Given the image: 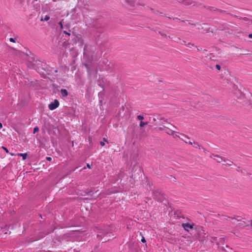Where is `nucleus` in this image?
<instances>
[{
  "mask_svg": "<svg viewBox=\"0 0 252 252\" xmlns=\"http://www.w3.org/2000/svg\"><path fill=\"white\" fill-rule=\"evenodd\" d=\"M59 104L60 103L59 101L57 99H55L54 101L49 104L48 105L49 109L50 110H54L59 107Z\"/></svg>",
  "mask_w": 252,
  "mask_h": 252,
  "instance_id": "1",
  "label": "nucleus"
},
{
  "mask_svg": "<svg viewBox=\"0 0 252 252\" xmlns=\"http://www.w3.org/2000/svg\"><path fill=\"white\" fill-rule=\"evenodd\" d=\"M182 226L185 229V230L189 231V229H193L194 224L188 223H183Z\"/></svg>",
  "mask_w": 252,
  "mask_h": 252,
  "instance_id": "2",
  "label": "nucleus"
},
{
  "mask_svg": "<svg viewBox=\"0 0 252 252\" xmlns=\"http://www.w3.org/2000/svg\"><path fill=\"white\" fill-rule=\"evenodd\" d=\"M180 135L181 136H180L179 134L176 135V136L179 137V138L181 139L183 141H184L186 143H189V137H188L186 135L184 134H180Z\"/></svg>",
  "mask_w": 252,
  "mask_h": 252,
  "instance_id": "3",
  "label": "nucleus"
},
{
  "mask_svg": "<svg viewBox=\"0 0 252 252\" xmlns=\"http://www.w3.org/2000/svg\"><path fill=\"white\" fill-rule=\"evenodd\" d=\"M179 2H183L185 5H189L192 3L190 0H177Z\"/></svg>",
  "mask_w": 252,
  "mask_h": 252,
  "instance_id": "4",
  "label": "nucleus"
},
{
  "mask_svg": "<svg viewBox=\"0 0 252 252\" xmlns=\"http://www.w3.org/2000/svg\"><path fill=\"white\" fill-rule=\"evenodd\" d=\"M61 93L63 97H66L68 95V92L66 89H62Z\"/></svg>",
  "mask_w": 252,
  "mask_h": 252,
  "instance_id": "5",
  "label": "nucleus"
},
{
  "mask_svg": "<svg viewBox=\"0 0 252 252\" xmlns=\"http://www.w3.org/2000/svg\"><path fill=\"white\" fill-rule=\"evenodd\" d=\"M198 234H199V236L200 239H201V236L203 235V238L202 239H201V240H203V239H205L206 237L205 235L206 234L205 233V230H201V231H200Z\"/></svg>",
  "mask_w": 252,
  "mask_h": 252,
  "instance_id": "6",
  "label": "nucleus"
},
{
  "mask_svg": "<svg viewBox=\"0 0 252 252\" xmlns=\"http://www.w3.org/2000/svg\"><path fill=\"white\" fill-rule=\"evenodd\" d=\"M89 46L88 45H85L84 48V55L88 56L89 55V53H88V49L89 48Z\"/></svg>",
  "mask_w": 252,
  "mask_h": 252,
  "instance_id": "7",
  "label": "nucleus"
},
{
  "mask_svg": "<svg viewBox=\"0 0 252 252\" xmlns=\"http://www.w3.org/2000/svg\"><path fill=\"white\" fill-rule=\"evenodd\" d=\"M214 159L216 160L218 162H220L222 161V158L218 155H214Z\"/></svg>",
  "mask_w": 252,
  "mask_h": 252,
  "instance_id": "8",
  "label": "nucleus"
},
{
  "mask_svg": "<svg viewBox=\"0 0 252 252\" xmlns=\"http://www.w3.org/2000/svg\"><path fill=\"white\" fill-rule=\"evenodd\" d=\"M167 133L169 134H170V135H178L179 134V132H176V131H174L172 130H171V129H169L168 131L167 132Z\"/></svg>",
  "mask_w": 252,
  "mask_h": 252,
  "instance_id": "9",
  "label": "nucleus"
},
{
  "mask_svg": "<svg viewBox=\"0 0 252 252\" xmlns=\"http://www.w3.org/2000/svg\"><path fill=\"white\" fill-rule=\"evenodd\" d=\"M19 156H21L22 157L23 159L25 160L27 158L28 154L27 153H24V154H19Z\"/></svg>",
  "mask_w": 252,
  "mask_h": 252,
  "instance_id": "10",
  "label": "nucleus"
},
{
  "mask_svg": "<svg viewBox=\"0 0 252 252\" xmlns=\"http://www.w3.org/2000/svg\"><path fill=\"white\" fill-rule=\"evenodd\" d=\"M189 143L192 145L195 148H197L198 147H199V145L197 143H195L194 142L192 143L191 141H189Z\"/></svg>",
  "mask_w": 252,
  "mask_h": 252,
  "instance_id": "11",
  "label": "nucleus"
},
{
  "mask_svg": "<svg viewBox=\"0 0 252 252\" xmlns=\"http://www.w3.org/2000/svg\"><path fill=\"white\" fill-rule=\"evenodd\" d=\"M147 124H148L147 122H144L141 121L140 123V126L141 127H143V126H145V125H147Z\"/></svg>",
  "mask_w": 252,
  "mask_h": 252,
  "instance_id": "12",
  "label": "nucleus"
},
{
  "mask_svg": "<svg viewBox=\"0 0 252 252\" xmlns=\"http://www.w3.org/2000/svg\"><path fill=\"white\" fill-rule=\"evenodd\" d=\"M39 131V128L37 126H35L33 129V133H35Z\"/></svg>",
  "mask_w": 252,
  "mask_h": 252,
  "instance_id": "13",
  "label": "nucleus"
},
{
  "mask_svg": "<svg viewBox=\"0 0 252 252\" xmlns=\"http://www.w3.org/2000/svg\"><path fill=\"white\" fill-rule=\"evenodd\" d=\"M50 19V16H48V15H46L45 17H44V21H48Z\"/></svg>",
  "mask_w": 252,
  "mask_h": 252,
  "instance_id": "14",
  "label": "nucleus"
},
{
  "mask_svg": "<svg viewBox=\"0 0 252 252\" xmlns=\"http://www.w3.org/2000/svg\"><path fill=\"white\" fill-rule=\"evenodd\" d=\"M137 119L139 120H142L144 119V117L142 116L141 115H138L137 116Z\"/></svg>",
  "mask_w": 252,
  "mask_h": 252,
  "instance_id": "15",
  "label": "nucleus"
},
{
  "mask_svg": "<svg viewBox=\"0 0 252 252\" xmlns=\"http://www.w3.org/2000/svg\"><path fill=\"white\" fill-rule=\"evenodd\" d=\"M9 41L10 42H15V39L13 38H9Z\"/></svg>",
  "mask_w": 252,
  "mask_h": 252,
  "instance_id": "16",
  "label": "nucleus"
},
{
  "mask_svg": "<svg viewBox=\"0 0 252 252\" xmlns=\"http://www.w3.org/2000/svg\"><path fill=\"white\" fill-rule=\"evenodd\" d=\"M141 242L142 243H146V242L145 238L144 237V236H142V238L141 239Z\"/></svg>",
  "mask_w": 252,
  "mask_h": 252,
  "instance_id": "17",
  "label": "nucleus"
},
{
  "mask_svg": "<svg viewBox=\"0 0 252 252\" xmlns=\"http://www.w3.org/2000/svg\"><path fill=\"white\" fill-rule=\"evenodd\" d=\"M2 149H3L4 150V151H5L7 153H8L9 152L8 150L6 148H5V147H2Z\"/></svg>",
  "mask_w": 252,
  "mask_h": 252,
  "instance_id": "18",
  "label": "nucleus"
},
{
  "mask_svg": "<svg viewBox=\"0 0 252 252\" xmlns=\"http://www.w3.org/2000/svg\"><path fill=\"white\" fill-rule=\"evenodd\" d=\"M59 24L60 25V27H61V29H63V23H62V22L61 21L59 23Z\"/></svg>",
  "mask_w": 252,
  "mask_h": 252,
  "instance_id": "19",
  "label": "nucleus"
},
{
  "mask_svg": "<svg viewBox=\"0 0 252 252\" xmlns=\"http://www.w3.org/2000/svg\"><path fill=\"white\" fill-rule=\"evenodd\" d=\"M216 67L218 70H220V65H219V64H217L216 65Z\"/></svg>",
  "mask_w": 252,
  "mask_h": 252,
  "instance_id": "20",
  "label": "nucleus"
},
{
  "mask_svg": "<svg viewBox=\"0 0 252 252\" xmlns=\"http://www.w3.org/2000/svg\"><path fill=\"white\" fill-rule=\"evenodd\" d=\"M46 159L48 161H51L52 160V158L51 157H47L46 158Z\"/></svg>",
  "mask_w": 252,
  "mask_h": 252,
  "instance_id": "21",
  "label": "nucleus"
},
{
  "mask_svg": "<svg viewBox=\"0 0 252 252\" xmlns=\"http://www.w3.org/2000/svg\"><path fill=\"white\" fill-rule=\"evenodd\" d=\"M100 144L101 145V146H104L105 145V143L104 142L101 141L100 142Z\"/></svg>",
  "mask_w": 252,
  "mask_h": 252,
  "instance_id": "22",
  "label": "nucleus"
},
{
  "mask_svg": "<svg viewBox=\"0 0 252 252\" xmlns=\"http://www.w3.org/2000/svg\"><path fill=\"white\" fill-rule=\"evenodd\" d=\"M64 33L66 34H67V35H70V33H68V32H66V31H64Z\"/></svg>",
  "mask_w": 252,
  "mask_h": 252,
  "instance_id": "23",
  "label": "nucleus"
},
{
  "mask_svg": "<svg viewBox=\"0 0 252 252\" xmlns=\"http://www.w3.org/2000/svg\"><path fill=\"white\" fill-rule=\"evenodd\" d=\"M249 38H252V34H249Z\"/></svg>",
  "mask_w": 252,
  "mask_h": 252,
  "instance_id": "24",
  "label": "nucleus"
},
{
  "mask_svg": "<svg viewBox=\"0 0 252 252\" xmlns=\"http://www.w3.org/2000/svg\"><path fill=\"white\" fill-rule=\"evenodd\" d=\"M2 127V125L1 123H0V129H1Z\"/></svg>",
  "mask_w": 252,
  "mask_h": 252,
  "instance_id": "25",
  "label": "nucleus"
},
{
  "mask_svg": "<svg viewBox=\"0 0 252 252\" xmlns=\"http://www.w3.org/2000/svg\"><path fill=\"white\" fill-rule=\"evenodd\" d=\"M87 167H88L89 168H91V166H90V165L89 164H87Z\"/></svg>",
  "mask_w": 252,
  "mask_h": 252,
  "instance_id": "26",
  "label": "nucleus"
},
{
  "mask_svg": "<svg viewBox=\"0 0 252 252\" xmlns=\"http://www.w3.org/2000/svg\"><path fill=\"white\" fill-rule=\"evenodd\" d=\"M103 140H104V141L107 142V140H106V139L105 138H103Z\"/></svg>",
  "mask_w": 252,
  "mask_h": 252,
  "instance_id": "27",
  "label": "nucleus"
},
{
  "mask_svg": "<svg viewBox=\"0 0 252 252\" xmlns=\"http://www.w3.org/2000/svg\"><path fill=\"white\" fill-rule=\"evenodd\" d=\"M101 94H102L101 93H99L98 95L100 96Z\"/></svg>",
  "mask_w": 252,
  "mask_h": 252,
  "instance_id": "28",
  "label": "nucleus"
}]
</instances>
